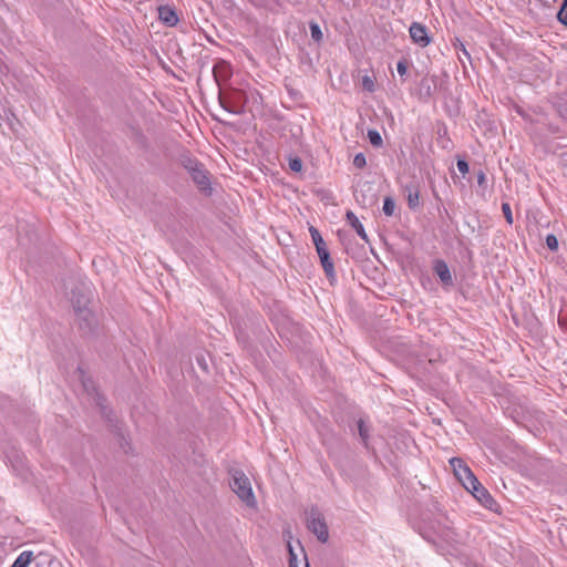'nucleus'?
<instances>
[{
    "instance_id": "412c9836",
    "label": "nucleus",
    "mask_w": 567,
    "mask_h": 567,
    "mask_svg": "<svg viewBox=\"0 0 567 567\" xmlns=\"http://www.w3.org/2000/svg\"><path fill=\"white\" fill-rule=\"evenodd\" d=\"M289 168L292 172L299 173L302 169V162L298 157H293L289 159Z\"/></svg>"
},
{
    "instance_id": "c85d7f7f",
    "label": "nucleus",
    "mask_w": 567,
    "mask_h": 567,
    "mask_svg": "<svg viewBox=\"0 0 567 567\" xmlns=\"http://www.w3.org/2000/svg\"><path fill=\"white\" fill-rule=\"evenodd\" d=\"M457 169L460 171V173L465 175L466 173H468V164L464 159H458Z\"/></svg>"
},
{
    "instance_id": "2f4dec72",
    "label": "nucleus",
    "mask_w": 567,
    "mask_h": 567,
    "mask_svg": "<svg viewBox=\"0 0 567 567\" xmlns=\"http://www.w3.org/2000/svg\"><path fill=\"white\" fill-rule=\"evenodd\" d=\"M417 200H419V196L417 195H415L414 197H412V195H410V197H409V205H410V207H414L417 204Z\"/></svg>"
},
{
    "instance_id": "7ed1b4c3",
    "label": "nucleus",
    "mask_w": 567,
    "mask_h": 567,
    "mask_svg": "<svg viewBox=\"0 0 567 567\" xmlns=\"http://www.w3.org/2000/svg\"><path fill=\"white\" fill-rule=\"evenodd\" d=\"M307 525L309 530L317 536L318 540H320L321 543L328 542L329 532L322 514L312 509L308 514Z\"/></svg>"
},
{
    "instance_id": "aec40b11",
    "label": "nucleus",
    "mask_w": 567,
    "mask_h": 567,
    "mask_svg": "<svg viewBox=\"0 0 567 567\" xmlns=\"http://www.w3.org/2000/svg\"><path fill=\"white\" fill-rule=\"evenodd\" d=\"M358 427H359V434H360V437L362 439V441L364 443H367V440L369 437V429L368 426L365 425L364 421L363 420H360L358 422Z\"/></svg>"
},
{
    "instance_id": "b1692460",
    "label": "nucleus",
    "mask_w": 567,
    "mask_h": 567,
    "mask_svg": "<svg viewBox=\"0 0 567 567\" xmlns=\"http://www.w3.org/2000/svg\"><path fill=\"white\" fill-rule=\"evenodd\" d=\"M353 165L357 168H363L367 165L365 156L362 153H359L353 158Z\"/></svg>"
},
{
    "instance_id": "473e14b6",
    "label": "nucleus",
    "mask_w": 567,
    "mask_h": 567,
    "mask_svg": "<svg viewBox=\"0 0 567 567\" xmlns=\"http://www.w3.org/2000/svg\"><path fill=\"white\" fill-rule=\"evenodd\" d=\"M485 174L483 172H480L478 175H477V182L478 184H483L485 182Z\"/></svg>"
},
{
    "instance_id": "f257e3e1",
    "label": "nucleus",
    "mask_w": 567,
    "mask_h": 567,
    "mask_svg": "<svg viewBox=\"0 0 567 567\" xmlns=\"http://www.w3.org/2000/svg\"><path fill=\"white\" fill-rule=\"evenodd\" d=\"M92 299L93 293L90 291L87 295H81L76 300V307L73 306V315L83 334L93 332L99 324L97 316L91 307Z\"/></svg>"
},
{
    "instance_id": "c756f323",
    "label": "nucleus",
    "mask_w": 567,
    "mask_h": 567,
    "mask_svg": "<svg viewBox=\"0 0 567 567\" xmlns=\"http://www.w3.org/2000/svg\"><path fill=\"white\" fill-rule=\"evenodd\" d=\"M363 85H364V87H365L368 91H373V86H374V85H373V82H372V80H371V79H369V78H364V79H363Z\"/></svg>"
},
{
    "instance_id": "dca6fc26",
    "label": "nucleus",
    "mask_w": 567,
    "mask_h": 567,
    "mask_svg": "<svg viewBox=\"0 0 567 567\" xmlns=\"http://www.w3.org/2000/svg\"><path fill=\"white\" fill-rule=\"evenodd\" d=\"M382 209L386 216H392L395 210L394 200L391 197H385Z\"/></svg>"
},
{
    "instance_id": "bb28decb",
    "label": "nucleus",
    "mask_w": 567,
    "mask_h": 567,
    "mask_svg": "<svg viewBox=\"0 0 567 567\" xmlns=\"http://www.w3.org/2000/svg\"><path fill=\"white\" fill-rule=\"evenodd\" d=\"M450 464L453 467L454 473L456 471L461 470L462 467L466 466V464L461 458H457V457L451 458Z\"/></svg>"
},
{
    "instance_id": "4468645a",
    "label": "nucleus",
    "mask_w": 567,
    "mask_h": 567,
    "mask_svg": "<svg viewBox=\"0 0 567 567\" xmlns=\"http://www.w3.org/2000/svg\"><path fill=\"white\" fill-rule=\"evenodd\" d=\"M321 265L324 269V272L328 277L334 276V266L330 258V254H323V256L320 257Z\"/></svg>"
},
{
    "instance_id": "7c9ffc66",
    "label": "nucleus",
    "mask_w": 567,
    "mask_h": 567,
    "mask_svg": "<svg viewBox=\"0 0 567 567\" xmlns=\"http://www.w3.org/2000/svg\"><path fill=\"white\" fill-rule=\"evenodd\" d=\"M316 249H317V252H318L319 257L323 256V254H328L329 252L326 245L324 246H319L318 245V247H316Z\"/></svg>"
},
{
    "instance_id": "39448f33",
    "label": "nucleus",
    "mask_w": 567,
    "mask_h": 567,
    "mask_svg": "<svg viewBox=\"0 0 567 567\" xmlns=\"http://www.w3.org/2000/svg\"><path fill=\"white\" fill-rule=\"evenodd\" d=\"M7 458L10 462L13 471L19 476L27 478L28 465L24 455L21 452L13 449L10 453L7 454Z\"/></svg>"
},
{
    "instance_id": "ddd939ff",
    "label": "nucleus",
    "mask_w": 567,
    "mask_h": 567,
    "mask_svg": "<svg viewBox=\"0 0 567 567\" xmlns=\"http://www.w3.org/2000/svg\"><path fill=\"white\" fill-rule=\"evenodd\" d=\"M33 559V553L30 550L22 551L11 567H28Z\"/></svg>"
},
{
    "instance_id": "6e6552de",
    "label": "nucleus",
    "mask_w": 567,
    "mask_h": 567,
    "mask_svg": "<svg viewBox=\"0 0 567 567\" xmlns=\"http://www.w3.org/2000/svg\"><path fill=\"white\" fill-rule=\"evenodd\" d=\"M455 476L462 483V485L468 491L474 484H477V478L471 471V468L466 465L461 470L456 471Z\"/></svg>"
},
{
    "instance_id": "f8f14e48",
    "label": "nucleus",
    "mask_w": 567,
    "mask_h": 567,
    "mask_svg": "<svg viewBox=\"0 0 567 567\" xmlns=\"http://www.w3.org/2000/svg\"><path fill=\"white\" fill-rule=\"evenodd\" d=\"M347 220L352 226V228H354L357 234L363 240L368 241V236H367V233L364 230V227H363V225L361 224V221L359 220V218L355 216V214L353 212H351V210L347 212Z\"/></svg>"
},
{
    "instance_id": "5701e85b",
    "label": "nucleus",
    "mask_w": 567,
    "mask_h": 567,
    "mask_svg": "<svg viewBox=\"0 0 567 567\" xmlns=\"http://www.w3.org/2000/svg\"><path fill=\"white\" fill-rule=\"evenodd\" d=\"M288 550H289V555H290V558H289V567H297L296 566V560H297V556L292 549V546L290 544V542H288ZM305 567H309V564L308 561L305 563Z\"/></svg>"
},
{
    "instance_id": "9b49d317",
    "label": "nucleus",
    "mask_w": 567,
    "mask_h": 567,
    "mask_svg": "<svg viewBox=\"0 0 567 567\" xmlns=\"http://www.w3.org/2000/svg\"><path fill=\"white\" fill-rule=\"evenodd\" d=\"M434 270L444 285H452V275L446 262L437 260L434 265Z\"/></svg>"
},
{
    "instance_id": "20e7f679",
    "label": "nucleus",
    "mask_w": 567,
    "mask_h": 567,
    "mask_svg": "<svg viewBox=\"0 0 567 567\" xmlns=\"http://www.w3.org/2000/svg\"><path fill=\"white\" fill-rule=\"evenodd\" d=\"M186 167L189 169L192 178L197 187L202 192L210 194V179L207 171L203 167V165L190 161Z\"/></svg>"
},
{
    "instance_id": "423d86ee",
    "label": "nucleus",
    "mask_w": 567,
    "mask_h": 567,
    "mask_svg": "<svg viewBox=\"0 0 567 567\" xmlns=\"http://www.w3.org/2000/svg\"><path fill=\"white\" fill-rule=\"evenodd\" d=\"M409 32L413 42L419 44L420 47L425 48L430 44L431 39L427 34L426 28L423 24L419 22H413L410 27Z\"/></svg>"
},
{
    "instance_id": "2eb2a0df",
    "label": "nucleus",
    "mask_w": 567,
    "mask_h": 567,
    "mask_svg": "<svg viewBox=\"0 0 567 567\" xmlns=\"http://www.w3.org/2000/svg\"><path fill=\"white\" fill-rule=\"evenodd\" d=\"M228 69H229V65L226 62H220L214 66L213 72H214V76L217 82H219V76L221 74L225 76L227 75Z\"/></svg>"
},
{
    "instance_id": "a211bd4d",
    "label": "nucleus",
    "mask_w": 567,
    "mask_h": 567,
    "mask_svg": "<svg viewBox=\"0 0 567 567\" xmlns=\"http://www.w3.org/2000/svg\"><path fill=\"white\" fill-rule=\"evenodd\" d=\"M309 231H310L312 241H313L316 247H318V245L319 246H324L326 243H324L323 238L321 237V235H320V233H319V230L317 228L310 227Z\"/></svg>"
},
{
    "instance_id": "a878e982",
    "label": "nucleus",
    "mask_w": 567,
    "mask_h": 567,
    "mask_svg": "<svg viewBox=\"0 0 567 567\" xmlns=\"http://www.w3.org/2000/svg\"><path fill=\"white\" fill-rule=\"evenodd\" d=\"M502 210H503V213H504V216H505V218H506V221H507L508 224H513V215H512V209H511L509 204H508V203H504V204L502 205Z\"/></svg>"
},
{
    "instance_id": "cd10ccee",
    "label": "nucleus",
    "mask_w": 567,
    "mask_h": 567,
    "mask_svg": "<svg viewBox=\"0 0 567 567\" xmlns=\"http://www.w3.org/2000/svg\"><path fill=\"white\" fill-rule=\"evenodd\" d=\"M396 71L400 75H405L408 72V66L405 61H399L396 64Z\"/></svg>"
},
{
    "instance_id": "393cba45",
    "label": "nucleus",
    "mask_w": 567,
    "mask_h": 567,
    "mask_svg": "<svg viewBox=\"0 0 567 567\" xmlns=\"http://www.w3.org/2000/svg\"><path fill=\"white\" fill-rule=\"evenodd\" d=\"M546 245L550 250H556L558 248V240L555 235H547Z\"/></svg>"
},
{
    "instance_id": "f03ea898",
    "label": "nucleus",
    "mask_w": 567,
    "mask_h": 567,
    "mask_svg": "<svg viewBox=\"0 0 567 567\" xmlns=\"http://www.w3.org/2000/svg\"><path fill=\"white\" fill-rule=\"evenodd\" d=\"M230 475L229 485L233 492L247 507L256 508L257 499L249 478L241 471H233Z\"/></svg>"
},
{
    "instance_id": "72a5a7b5",
    "label": "nucleus",
    "mask_w": 567,
    "mask_h": 567,
    "mask_svg": "<svg viewBox=\"0 0 567 567\" xmlns=\"http://www.w3.org/2000/svg\"><path fill=\"white\" fill-rule=\"evenodd\" d=\"M461 50L464 53V55L468 56V53L462 43H461Z\"/></svg>"
},
{
    "instance_id": "f3484780",
    "label": "nucleus",
    "mask_w": 567,
    "mask_h": 567,
    "mask_svg": "<svg viewBox=\"0 0 567 567\" xmlns=\"http://www.w3.org/2000/svg\"><path fill=\"white\" fill-rule=\"evenodd\" d=\"M368 137H369L370 143L373 146H381L382 145V137H381V135H380V133L378 131L370 130L368 132Z\"/></svg>"
},
{
    "instance_id": "1a4fd4ad",
    "label": "nucleus",
    "mask_w": 567,
    "mask_h": 567,
    "mask_svg": "<svg viewBox=\"0 0 567 567\" xmlns=\"http://www.w3.org/2000/svg\"><path fill=\"white\" fill-rule=\"evenodd\" d=\"M78 372H79V375H80V379H81L84 390L87 392L89 395H95L96 398L94 400H95L96 404L102 405V402H101L102 398L96 392L95 385H94L93 381L91 380V378L81 368L78 369Z\"/></svg>"
},
{
    "instance_id": "0eeeda50",
    "label": "nucleus",
    "mask_w": 567,
    "mask_h": 567,
    "mask_svg": "<svg viewBox=\"0 0 567 567\" xmlns=\"http://www.w3.org/2000/svg\"><path fill=\"white\" fill-rule=\"evenodd\" d=\"M468 492L486 508L493 509L494 505H496L494 498L487 492L485 487L481 485L477 481V484H474Z\"/></svg>"
},
{
    "instance_id": "9d476101",
    "label": "nucleus",
    "mask_w": 567,
    "mask_h": 567,
    "mask_svg": "<svg viewBox=\"0 0 567 567\" xmlns=\"http://www.w3.org/2000/svg\"><path fill=\"white\" fill-rule=\"evenodd\" d=\"M158 18L169 27H174L178 22L176 11L169 6H162L158 8Z\"/></svg>"
},
{
    "instance_id": "6ab92c4d",
    "label": "nucleus",
    "mask_w": 567,
    "mask_h": 567,
    "mask_svg": "<svg viewBox=\"0 0 567 567\" xmlns=\"http://www.w3.org/2000/svg\"><path fill=\"white\" fill-rule=\"evenodd\" d=\"M310 32H311V38L315 41H317V42L321 41L322 32H321V29L318 23H316V22L310 23Z\"/></svg>"
},
{
    "instance_id": "4be33fe9",
    "label": "nucleus",
    "mask_w": 567,
    "mask_h": 567,
    "mask_svg": "<svg viewBox=\"0 0 567 567\" xmlns=\"http://www.w3.org/2000/svg\"><path fill=\"white\" fill-rule=\"evenodd\" d=\"M557 17H558V20L563 24L567 25V0H564V3L561 6Z\"/></svg>"
}]
</instances>
